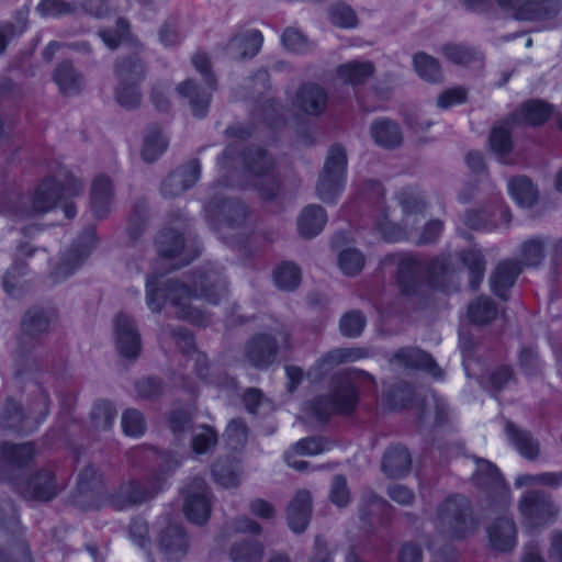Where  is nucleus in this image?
<instances>
[{"label":"nucleus","instance_id":"obj_35","mask_svg":"<svg viewBox=\"0 0 562 562\" xmlns=\"http://www.w3.org/2000/svg\"><path fill=\"white\" fill-rule=\"evenodd\" d=\"M374 72L371 61H349L337 69V76L346 83L358 86L364 83Z\"/></svg>","mask_w":562,"mask_h":562},{"label":"nucleus","instance_id":"obj_56","mask_svg":"<svg viewBox=\"0 0 562 562\" xmlns=\"http://www.w3.org/2000/svg\"><path fill=\"white\" fill-rule=\"evenodd\" d=\"M77 2H66L64 0H42L37 5V11L42 15L60 16L74 14L78 11Z\"/></svg>","mask_w":562,"mask_h":562},{"label":"nucleus","instance_id":"obj_9","mask_svg":"<svg viewBox=\"0 0 562 562\" xmlns=\"http://www.w3.org/2000/svg\"><path fill=\"white\" fill-rule=\"evenodd\" d=\"M115 71L120 81L115 92L116 101L126 109L137 108L142 100L137 83L144 76V67L139 58L133 56L120 61Z\"/></svg>","mask_w":562,"mask_h":562},{"label":"nucleus","instance_id":"obj_18","mask_svg":"<svg viewBox=\"0 0 562 562\" xmlns=\"http://www.w3.org/2000/svg\"><path fill=\"white\" fill-rule=\"evenodd\" d=\"M200 178V165L192 160L172 171L161 183L165 198H176L193 187Z\"/></svg>","mask_w":562,"mask_h":562},{"label":"nucleus","instance_id":"obj_58","mask_svg":"<svg viewBox=\"0 0 562 562\" xmlns=\"http://www.w3.org/2000/svg\"><path fill=\"white\" fill-rule=\"evenodd\" d=\"M329 18L333 24L344 29L355 27L358 22L355 11L345 3L334 4L329 10Z\"/></svg>","mask_w":562,"mask_h":562},{"label":"nucleus","instance_id":"obj_30","mask_svg":"<svg viewBox=\"0 0 562 562\" xmlns=\"http://www.w3.org/2000/svg\"><path fill=\"white\" fill-rule=\"evenodd\" d=\"M411 465L412 458L405 447H390L383 456L382 470L387 476L401 477L409 472Z\"/></svg>","mask_w":562,"mask_h":562},{"label":"nucleus","instance_id":"obj_53","mask_svg":"<svg viewBox=\"0 0 562 562\" xmlns=\"http://www.w3.org/2000/svg\"><path fill=\"white\" fill-rule=\"evenodd\" d=\"M217 443V434L210 426L199 427L191 440L192 449L195 453L202 454L209 452Z\"/></svg>","mask_w":562,"mask_h":562},{"label":"nucleus","instance_id":"obj_44","mask_svg":"<svg viewBox=\"0 0 562 562\" xmlns=\"http://www.w3.org/2000/svg\"><path fill=\"white\" fill-rule=\"evenodd\" d=\"M461 260L470 271V285L477 289L484 278L485 260L480 250L470 249L461 255Z\"/></svg>","mask_w":562,"mask_h":562},{"label":"nucleus","instance_id":"obj_7","mask_svg":"<svg viewBox=\"0 0 562 562\" xmlns=\"http://www.w3.org/2000/svg\"><path fill=\"white\" fill-rule=\"evenodd\" d=\"M347 156L341 146L329 149L324 170L321 173L316 192L325 203H335L344 190L346 179Z\"/></svg>","mask_w":562,"mask_h":562},{"label":"nucleus","instance_id":"obj_10","mask_svg":"<svg viewBox=\"0 0 562 562\" xmlns=\"http://www.w3.org/2000/svg\"><path fill=\"white\" fill-rule=\"evenodd\" d=\"M206 212L216 229L241 228L249 220L248 207L237 199H213L207 204Z\"/></svg>","mask_w":562,"mask_h":562},{"label":"nucleus","instance_id":"obj_2","mask_svg":"<svg viewBox=\"0 0 562 562\" xmlns=\"http://www.w3.org/2000/svg\"><path fill=\"white\" fill-rule=\"evenodd\" d=\"M397 201L402 212L400 222L390 220V206L380 205L374 215V228L386 241L403 239L415 241L419 234V224L425 220L424 199L414 190H404L400 193Z\"/></svg>","mask_w":562,"mask_h":562},{"label":"nucleus","instance_id":"obj_23","mask_svg":"<svg viewBox=\"0 0 562 562\" xmlns=\"http://www.w3.org/2000/svg\"><path fill=\"white\" fill-rule=\"evenodd\" d=\"M276 355V341L268 335L254 337L246 348V357L256 368H266L270 366L274 361Z\"/></svg>","mask_w":562,"mask_h":562},{"label":"nucleus","instance_id":"obj_11","mask_svg":"<svg viewBox=\"0 0 562 562\" xmlns=\"http://www.w3.org/2000/svg\"><path fill=\"white\" fill-rule=\"evenodd\" d=\"M518 507L521 516L531 527L543 526L559 514V507L551 497L539 491L526 493Z\"/></svg>","mask_w":562,"mask_h":562},{"label":"nucleus","instance_id":"obj_26","mask_svg":"<svg viewBox=\"0 0 562 562\" xmlns=\"http://www.w3.org/2000/svg\"><path fill=\"white\" fill-rule=\"evenodd\" d=\"M326 223V211L321 205L310 204L297 217V232L303 238H313L324 229Z\"/></svg>","mask_w":562,"mask_h":562},{"label":"nucleus","instance_id":"obj_52","mask_svg":"<svg viewBox=\"0 0 562 562\" xmlns=\"http://www.w3.org/2000/svg\"><path fill=\"white\" fill-rule=\"evenodd\" d=\"M116 417L114 406L109 402H99L91 413L92 423L95 429L108 430L112 427Z\"/></svg>","mask_w":562,"mask_h":562},{"label":"nucleus","instance_id":"obj_8","mask_svg":"<svg viewBox=\"0 0 562 562\" xmlns=\"http://www.w3.org/2000/svg\"><path fill=\"white\" fill-rule=\"evenodd\" d=\"M472 481L477 488L486 494L491 507L505 509L509 506V487L493 463L487 460L477 459Z\"/></svg>","mask_w":562,"mask_h":562},{"label":"nucleus","instance_id":"obj_4","mask_svg":"<svg viewBox=\"0 0 562 562\" xmlns=\"http://www.w3.org/2000/svg\"><path fill=\"white\" fill-rule=\"evenodd\" d=\"M374 383L373 376L366 371H353L337 376L328 395L318 396L308 404V409L318 420L334 413L348 414L358 403L356 383Z\"/></svg>","mask_w":562,"mask_h":562},{"label":"nucleus","instance_id":"obj_48","mask_svg":"<svg viewBox=\"0 0 562 562\" xmlns=\"http://www.w3.org/2000/svg\"><path fill=\"white\" fill-rule=\"evenodd\" d=\"M414 67L419 77L427 81L436 82L441 79V71L437 59L425 53L414 56Z\"/></svg>","mask_w":562,"mask_h":562},{"label":"nucleus","instance_id":"obj_64","mask_svg":"<svg viewBox=\"0 0 562 562\" xmlns=\"http://www.w3.org/2000/svg\"><path fill=\"white\" fill-rule=\"evenodd\" d=\"M22 268L18 265L9 269L3 278V289L8 295L18 297L21 295L24 283L21 280Z\"/></svg>","mask_w":562,"mask_h":562},{"label":"nucleus","instance_id":"obj_32","mask_svg":"<svg viewBox=\"0 0 562 562\" xmlns=\"http://www.w3.org/2000/svg\"><path fill=\"white\" fill-rule=\"evenodd\" d=\"M53 78L60 92L65 95L77 94L85 86L83 77L69 61L60 63L56 67Z\"/></svg>","mask_w":562,"mask_h":562},{"label":"nucleus","instance_id":"obj_17","mask_svg":"<svg viewBox=\"0 0 562 562\" xmlns=\"http://www.w3.org/2000/svg\"><path fill=\"white\" fill-rule=\"evenodd\" d=\"M162 487V480L149 487L140 482H128L119 487L112 495L111 504L117 510L127 509L134 505L142 504L153 497Z\"/></svg>","mask_w":562,"mask_h":562},{"label":"nucleus","instance_id":"obj_60","mask_svg":"<svg viewBox=\"0 0 562 562\" xmlns=\"http://www.w3.org/2000/svg\"><path fill=\"white\" fill-rule=\"evenodd\" d=\"M492 150L501 158L505 157L512 150V140L509 131L504 126L493 128L490 135Z\"/></svg>","mask_w":562,"mask_h":562},{"label":"nucleus","instance_id":"obj_43","mask_svg":"<svg viewBox=\"0 0 562 562\" xmlns=\"http://www.w3.org/2000/svg\"><path fill=\"white\" fill-rule=\"evenodd\" d=\"M516 487L548 486L558 488L562 486L561 472H543L537 474H519L515 479Z\"/></svg>","mask_w":562,"mask_h":562},{"label":"nucleus","instance_id":"obj_38","mask_svg":"<svg viewBox=\"0 0 562 562\" xmlns=\"http://www.w3.org/2000/svg\"><path fill=\"white\" fill-rule=\"evenodd\" d=\"M547 240L544 238L535 237L525 240L519 246V263L525 267L539 266L546 256Z\"/></svg>","mask_w":562,"mask_h":562},{"label":"nucleus","instance_id":"obj_14","mask_svg":"<svg viewBox=\"0 0 562 562\" xmlns=\"http://www.w3.org/2000/svg\"><path fill=\"white\" fill-rule=\"evenodd\" d=\"M517 526L507 513L492 519L486 527L488 546L498 552L514 550L517 544Z\"/></svg>","mask_w":562,"mask_h":562},{"label":"nucleus","instance_id":"obj_54","mask_svg":"<svg viewBox=\"0 0 562 562\" xmlns=\"http://www.w3.org/2000/svg\"><path fill=\"white\" fill-rule=\"evenodd\" d=\"M122 428L126 436H142L146 430V423L143 414L134 408L126 409L122 415Z\"/></svg>","mask_w":562,"mask_h":562},{"label":"nucleus","instance_id":"obj_57","mask_svg":"<svg viewBox=\"0 0 562 562\" xmlns=\"http://www.w3.org/2000/svg\"><path fill=\"white\" fill-rule=\"evenodd\" d=\"M284 47L294 53H306L313 47V43L299 30L288 27L282 34Z\"/></svg>","mask_w":562,"mask_h":562},{"label":"nucleus","instance_id":"obj_15","mask_svg":"<svg viewBox=\"0 0 562 562\" xmlns=\"http://www.w3.org/2000/svg\"><path fill=\"white\" fill-rule=\"evenodd\" d=\"M115 344L119 352L130 359L138 357L142 349L140 336L134 319L119 313L114 319Z\"/></svg>","mask_w":562,"mask_h":562},{"label":"nucleus","instance_id":"obj_22","mask_svg":"<svg viewBox=\"0 0 562 562\" xmlns=\"http://www.w3.org/2000/svg\"><path fill=\"white\" fill-rule=\"evenodd\" d=\"M505 434L508 442L522 458L533 461L539 457L540 442L530 431L519 428L512 422H507L505 424Z\"/></svg>","mask_w":562,"mask_h":562},{"label":"nucleus","instance_id":"obj_50","mask_svg":"<svg viewBox=\"0 0 562 562\" xmlns=\"http://www.w3.org/2000/svg\"><path fill=\"white\" fill-rule=\"evenodd\" d=\"M366 325V316L360 311L353 310L341 316L339 329L345 337L355 338L361 335Z\"/></svg>","mask_w":562,"mask_h":562},{"label":"nucleus","instance_id":"obj_51","mask_svg":"<svg viewBox=\"0 0 562 562\" xmlns=\"http://www.w3.org/2000/svg\"><path fill=\"white\" fill-rule=\"evenodd\" d=\"M364 266L363 255L355 248H347L338 255V267L346 276L358 274Z\"/></svg>","mask_w":562,"mask_h":562},{"label":"nucleus","instance_id":"obj_31","mask_svg":"<svg viewBox=\"0 0 562 562\" xmlns=\"http://www.w3.org/2000/svg\"><path fill=\"white\" fill-rule=\"evenodd\" d=\"M560 10V0H527L518 11L516 20L536 21L553 18Z\"/></svg>","mask_w":562,"mask_h":562},{"label":"nucleus","instance_id":"obj_6","mask_svg":"<svg viewBox=\"0 0 562 562\" xmlns=\"http://www.w3.org/2000/svg\"><path fill=\"white\" fill-rule=\"evenodd\" d=\"M244 168L256 178L255 186L263 200H273L280 191L274 159L262 148H248L243 154Z\"/></svg>","mask_w":562,"mask_h":562},{"label":"nucleus","instance_id":"obj_37","mask_svg":"<svg viewBox=\"0 0 562 562\" xmlns=\"http://www.w3.org/2000/svg\"><path fill=\"white\" fill-rule=\"evenodd\" d=\"M21 492L30 493L38 501H50L57 494L52 472L44 471L40 473L27 483L26 490H21Z\"/></svg>","mask_w":562,"mask_h":562},{"label":"nucleus","instance_id":"obj_29","mask_svg":"<svg viewBox=\"0 0 562 562\" xmlns=\"http://www.w3.org/2000/svg\"><path fill=\"white\" fill-rule=\"evenodd\" d=\"M91 210L95 217L108 215L113 200L112 182L104 176L97 177L91 187Z\"/></svg>","mask_w":562,"mask_h":562},{"label":"nucleus","instance_id":"obj_41","mask_svg":"<svg viewBox=\"0 0 562 562\" xmlns=\"http://www.w3.org/2000/svg\"><path fill=\"white\" fill-rule=\"evenodd\" d=\"M168 147V139L157 127H150L144 138L142 156L144 160H156Z\"/></svg>","mask_w":562,"mask_h":562},{"label":"nucleus","instance_id":"obj_36","mask_svg":"<svg viewBox=\"0 0 562 562\" xmlns=\"http://www.w3.org/2000/svg\"><path fill=\"white\" fill-rule=\"evenodd\" d=\"M508 192L522 207H530L538 200V190L527 177H516L508 182Z\"/></svg>","mask_w":562,"mask_h":562},{"label":"nucleus","instance_id":"obj_16","mask_svg":"<svg viewBox=\"0 0 562 562\" xmlns=\"http://www.w3.org/2000/svg\"><path fill=\"white\" fill-rule=\"evenodd\" d=\"M389 363L393 370L420 369L436 379L442 378V370L434 361L430 355L418 348L405 347L398 349L390 359Z\"/></svg>","mask_w":562,"mask_h":562},{"label":"nucleus","instance_id":"obj_13","mask_svg":"<svg viewBox=\"0 0 562 562\" xmlns=\"http://www.w3.org/2000/svg\"><path fill=\"white\" fill-rule=\"evenodd\" d=\"M95 246L94 228L87 229L77 240L76 244L61 257L57 265L54 277L56 281L66 279L71 276L90 255Z\"/></svg>","mask_w":562,"mask_h":562},{"label":"nucleus","instance_id":"obj_12","mask_svg":"<svg viewBox=\"0 0 562 562\" xmlns=\"http://www.w3.org/2000/svg\"><path fill=\"white\" fill-rule=\"evenodd\" d=\"M183 512L196 525H203L211 515L209 488L204 480L195 477L184 488Z\"/></svg>","mask_w":562,"mask_h":562},{"label":"nucleus","instance_id":"obj_1","mask_svg":"<svg viewBox=\"0 0 562 562\" xmlns=\"http://www.w3.org/2000/svg\"><path fill=\"white\" fill-rule=\"evenodd\" d=\"M193 285L195 286L194 292L182 282L169 280L165 284V291L161 292L158 288V277H148L146 281L147 305L153 312H160L166 296L177 308L179 317L196 325H203L206 322V316L192 302L202 297L211 304H217L227 293L226 281L220 269L211 268L196 276Z\"/></svg>","mask_w":562,"mask_h":562},{"label":"nucleus","instance_id":"obj_3","mask_svg":"<svg viewBox=\"0 0 562 562\" xmlns=\"http://www.w3.org/2000/svg\"><path fill=\"white\" fill-rule=\"evenodd\" d=\"M82 183L74 178H67L60 187L54 179H44L32 195L16 198L8 207V214L18 220H27L50 211L58 200L75 196L82 191Z\"/></svg>","mask_w":562,"mask_h":562},{"label":"nucleus","instance_id":"obj_21","mask_svg":"<svg viewBox=\"0 0 562 562\" xmlns=\"http://www.w3.org/2000/svg\"><path fill=\"white\" fill-rule=\"evenodd\" d=\"M159 547L169 560H180L189 549L188 537L179 525H169L159 535Z\"/></svg>","mask_w":562,"mask_h":562},{"label":"nucleus","instance_id":"obj_19","mask_svg":"<svg viewBox=\"0 0 562 562\" xmlns=\"http://www.w3.org/2000/svg\"><path fill=\"white\" fill-rule=\"evenodd\" d=\"M328 102V95L324 88L315 83L300 87L293 100V108L306 115H321Z\"/></svg>","mask_w":562,"mask_h":562},{"label":"nucleus","instance_id":"obj_55","mask_svg":"<svg viewBox=\"0 0 562 562\" xmlns=\"http://www.w3.org/2000/svg\"><path fill=\"white\" fill-rule=\"evenodd\" d=\"M23 413L13 398H7L0 413V424L7 429H19L22 425Z\"/></svg>","mask_w":562,"mask_h":562},{"label":"nucleus","instance_id":"obj_24","mask_svg":"<svg viewBox=\"0 0 562 562\" xmlns=\"http://www.w3.org/2000/svg\"><path fill=\"white\" fill-rule=\"evenodd\" d=\"M312 513V497L308 491H299L288 507V521L294 532L306 529Z\"/></svg>","mask_w":562,"mask_h":562},{"label":"nucleus","instance_id":"obj_20","mask_svg":"<svg viewBox=\"0 0 562 562\" xmlns=\"http://www.w3.org/2000/svg\"><path fill=\"white\" fill-rule=\"evenodd\" d=\"M369 356L370 352L368 349L362 347L333 349L315 362L308 374H314L315 378H321L324 372L330 370L335 366L353 362Z\"/></svg>","mask_w":562,"mask_h":562},{"label":"nucleus","instance_id":"obj_49","mask_svg":"<svg viewBox=\"0 0 562 562\" xmlns=\"http://www.w3.org/2000/svg\"><path fill=\"white\" fill-rule=\"evenodd\" d=\"M552 109L549 104L542 101H529L524 104L519 115L520 121L528 124H541L551 115Z\"/></svg>","mask_w":562,"mask_h":562},{"label":"nucleus","instance_id":"obj_5","mask_svg":"<svg viewBox=\"0 0 562 562\" xmlns=\"http://www.w3.org/2000/svg\"><path fill=\"white\" fill-rule=\"evenodd\" d=\"M476 525L470 503L463 496L448 497L437 509L436 529L449 539L467 537Z\"/></svg>","mask_w":562,"mask_h":562},{"label":"nucleus","instance_id":"obj_39","mask_svg":"<svg viewBox=\"0 0 562 562\" xmlns=\"http://www.w3.org/2000/svg\"><path fill=\"white\" fill-rule=\"evenodd\" d=\"M54 319V313L41 307H33L25 314L22 328L27 335L46 333Z\"/></svg>","mask_w":562,"mask_h":562},{"label":"nucleus","instance_id":"obj_42","mask_svg":"<svg viewBox=\"0 0 562 562\" xmlns=\"http://www.w3.org/2000/svg\"><path fill=\"white\" fill-rule=\"evenodd\" d=\"M34 452V447L31 442L22 445L3 443L1 447L3 460L16 468L26 465L32 460Z\"/></svg>","mask_w":562,"mask_h":562},{"label":"nucleus","instance_id":"obj_47","mask_svg":"<svg viewBox=\"0 0 562 562\" xmlns=\"http://www.w3.org/2000/svg\"><path fill=\"white\" fill-rule=\"evenodd\" d=\"M156 244L159 254L167 258L176 257L183 248L181 235L172 229L161 231L157 236Z\"/></svg>","mask_w":562,"mask_h":562},{"label":"nucleus","instance_id":"obj_40","mask_svg":"<svg viewBox=\"0 0 562 562\" xmlns=\"http://www.w3.org/2000/svg\"><path fill=\"white\" fill-rule=\"evenodd\" d=\"M233 562H260L263 557V547L256 540H241L231 548Z\"/></svg>","mask_w":562,"mask_h":562},{"label":"nucleus","instance_id":"obj_46","mask_svg":"<svg viewBox=\"0 0 562 562\" xmlns=\"http://www.w3.org/2000/svg\"><path fill=\"white\" fill-rule=\"evenodd\" d=\"M468 315L473 323L485 324L496 317L497 308L490 299L479 297L469 305Z\"/></svg>","mask_w":562,"mask_h":562},{"label":"nucleus","instance_id":"obj_33","mask_svg":"<svg viewBox=\"0 0 562 562\" xmlns=\"http://www.w3.org/2000/svg\"><path fill=\"white\" fill-rule=\"evenodd\" d=\"M387 260L397 266V281L402 290L408 292L420 270V263L409 255H392Z\"/></svg>","mask_w":562,"mask_h":562},{"label":"nucleus","instance_id":"obj_25","mask_svg":"<svg viewBox=\"0 0 562 562\" xmlns=\"http://www.w3.org/2000/svg\"><path fill=\"white\" fill-rule=\"evenodd\" d=\"M262 35L257 30H250L233 37L227 46L226 54L233 59L254 57L262 45Z\"/></svg>","mask_w":562,"mask_h":562},{"label":"nucleus","instance_id":"obj_59","mask_svg":"<svg viewBox=\"0 0 562 562\" xmlns=\"http://www.w3.org/2000/svg\"><path fill=\"white\" fill-rule=\"evenodd\" d=\"M248 438V429L246 424L240 419H233L226 428L227 445L237 450L245 446Z\"/></svg>","mask_w":562,"mask_h":562},{"label":"nucleus","instance_id":"obj_61","mask_svg":"<svg viewBox=\"0 0 562 562\" xmlns=\"http://www.w3.org/2000/svg\"><path fill=\"white\" fill-rule=\"evenodd\" d=\"M128 34V23L124 19L116 21L115 30L104 29L99 32L102 42L111 49L116 48Z\"/></svg>","mask_w":562,"mask_h":562},{"label":"nucleus","instance_id":"obj_63","mask_svg":"<svg viewBox=\"0 0 562 562\" xmlns=\"http://www.w3.org/2000/svg\"><path fill=\"white\" fill-rule=\"evenodd\" d=\"M243 400L246 409L251 414L258 413L261 408L267 411L272 409L271 402L266 398L258 389H248L244 393Z\"/></svg>","mask_w":562,"mask_h":562},{"label":"nucleus","instance_id":"obj_28","mask_svg":"<svg viewBox=\"0 0 562 562\" xmlns=\"http://www.w3.org/2000/svg\"><path fill=\"white\" fill-rule=\"evenodd\" d=\"M521 270L520 263L516 260L507 259L499 262L491 277L493 292L497 296L505 299L508 289L514 285Z\"/></svg>","mask_w":562,"mask_h":562},{"label":"nucleus","instance_id":"obj_27","mask_svg":"<svg viewBox=\"0 0 562 562\" xmlns=\"http://www.w3.org/2000/svg\"><path fill=\"white\" fill-rule=\"evenodd\" d=\"M374 143L383 148L393 149L403 142V134L400 125L390 119L374 121L370 127Z\"/></svg>","mask_w":562,"mask_h":562},{"label":"nucleus","instance_id":"obj_45","mask_svg":"<svg viewBox=\"0 0 562 562\" xmlns=\"http://www.w3.org/2000/svg\"><path fill=\"white\" fill-rule=\"evenodd\" d=\"M273 280L280 290L292 291L301 282V270L294 263L284 262L276 269Z\"/></svg>","mask_w":562,"mask_h":562},{"label":"nucleus","instance_id":"obj_62","mask_svg":"<svg viewBox=\"0 0 562 562\" xmlns=\"http://www.w3.org/2000/svg\"><path fill=\"white\" fill-rule=\"evenodd\" d=\"M212 471L215 481L224 487H235L239 484V473L236 464L216 463Z\"/></svg>","mask_w":562,"mask_h":562},{"label":"nucleus","instance_id":"obj_34","mask_svg":"<svg viewBox=\"0 0 562 562\" xmlns=\"http://www.w3.org/2000/svg\"><path fill=\"white\" fill-rule=\"evenodd\" d=\"M177 91L189 100V104L195 116L203 117L209 109L210 93L201 90L192 80H187L177 87Z\"/></svg>","mask_w":562,"mask_h":562}]
</instances>
